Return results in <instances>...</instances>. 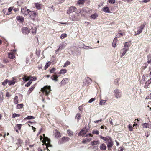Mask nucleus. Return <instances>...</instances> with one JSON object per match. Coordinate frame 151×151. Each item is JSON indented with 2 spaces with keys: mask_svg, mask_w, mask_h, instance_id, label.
<instances>
[{
  "mask_svg": "<svg viewBox=\"0 0 151 151\" xmlns=\"http://www.w3.org/2000/svg\"><path fill=\"white\" fill-rule=\"evenodd\" d=\"M41 91L45 96H47L51 91V87L50 86L46 85L41 88Z\"/></svg>",
  "mask_w": 151,
  "mask_h": 151,
  "instance_id": "1",
  "label": "nucleus"
},
{
  "mask_svg": "<svg viewBox=\"0 0 151 151\" xmlns=\"http://www.w3.org/2000/svg\"><path fill=\"white\" fill-rule=\"evenodd\" d=\"M32 20H34L35 19L37 14L34 11H30L28 14Z\"/></svg>",
  "mask_w": 151,
  "mask_h": 151,
  "instance_id": "2",
  "label": "nucleus"
},
{
  "mask_svg": "<svg viewBox=\"0 0 151 151\" xmlns=\"http://www.w3.org/2000/svg\"><path fill=\"white\" fill-rule=\"evenodd\" d=\"M30 11L29 9H27L26 6H24L22 7L21 12L22 14L27 15L28 14Z\"/></svg>",
  "mask_w": 151,
  "mask_h": 151,
  "instance_id": "3",
  "label": "nucleus"
},
{
  "mask_svg": "<svg viewBox=\"0 0 151 151\" xmlns=\"http://www.w3.org/2000/svg\"><path fill=\"white\" fill-rule=\"evenodd\" d=\"M121 92L119 89H116L114 91V93L115 97L118 99L121 97Z\"/></svg>",
  "mask_w": 151,
  "mask_h": 151,
  "instance_id": "4",
  "label": "nucleus"
},
{
  "mask_svg": "<svg viewBox=\"0 0 151 151\" xmlns=\"http://www.w3.org/2000/svg\"><path fill=\"white\" fill-rule=\"evenodd\" d=\"M43 139L44 140H45V142L47 141V143H45V144L46 145V148H47V150L50 151L48 149V147H52V145L50 143V139L47 137H45Z\"/></svg>",
  "mask_w": 151,
  "mask_h": 151,
  "instance_id": "5",
  "label": "nucleus"
},
{
  "mask_svg": "<svg viewBox=\"0 0 151 151\" xmlns=\"http://www.w3.org/2000/svg\"><path fill=\"white\" fill-rule=\"evenodd\" d=\"M145 27V25L144 24H142L140 26H138L137 27V33L134 34L135 35H139L141 33L143 29Z\"/></svg>",
  "mask_w": 151,
  "mask_h": 151,
  "instance_id": "6",
  "label": "nucleus"
},
{
  "mask_svg": "<svg viewBox=\"0 0 151 151\" xmlns=\"http://www.w3.org/2000/svg\"><path fill=\"white\" fill-rule=\"evenodd\" d=\"M113 145V142L112 141L111 138L109 137V141L107 143V146L108 150H111V148Z\"/></svg>",
  "mask_w": 151,
  "mask_h": 151,
  "instance_id": "7",
  "label": "nucleus"
},
{
  "mask_svg": "<svg viewBox=\"0 0 151 151\" xmlns=\"http://www.w3.org/2000/svg\"><path fill=\"white\" fill-rule=\"evenodd\" d=\"M22 32L23 34H28L30 32V30L26 27H24L22 28Z\"/></svg>",
  "mask_w": 151,
  "mask_h": 151,
  "instance_id": "8",
  "label": "nucleus"
},
{
  "mask_svg": "<svg viewBox=\"0 0 151 151\" xmlns=\"http://www.w3.org/2000/svg\"><path fill=\"white\" fill-rule=\"evenodd\" d=\"M65 46L66 45L63 42L62 43L60 44L59 46V48L56 51V53L57 52H59L60 50H61L62 49L64 48Z\"/></svg>",
  "mask_w": 151,
  "mask_h": 151,
  "instance_id": "9",
  "label": "nucleus"
},
{
  "mask_svg": "<svg viewBox=\"0 0 151 151\" xmlns=\"http://www.w3.org/2000/svg\"><path fill=\"white\" fill-rule=\"evenodd\" d=\"M76 8L74 6H71L69 8V9L67 11V13L70 14L71 13L74 12L76 10Z\"/></svg>",
  "mask_w": 151,
  "mask_h": 151,
  "instance_id": "10",
  "label": "nucleus"
},
{
  "mask_svg": "<svg viewBox=\"0 0 151 151\" xmlns=\"http://www.w3.org/2000/svg\"><path fill=\"white\" fill-rule=\"evenodd\" d=\"M87 131L85 128H83L80 131L79 133L78 134V135L79 136H83L84 135L86 134L87 132Z\"/></svg>",
  "mask_w": 151,
  "mask_h": 151,
  "instance_id": "11",
  "label": "nucleus"
},
{
  "mask_svg": "<svg viewBox=\"0 0 151 151\" xmlns=\"http://www.w3.org/2000/svg\"><path fill=\"white\" fill-rule=\"evenodd\" d=\"M35 6L37 9L40 10L42 9V6L43 5L39 3H35Z\"/></svg>",
  "mask_w": 151,
  "mask_h": 151,
  "instance_id": "12",
  "label": "nucleus"
},
{
  "mask_svg": "<svg viewBox=\"0 0 151 151\" xmlns=\"http://www.w3.org/2000/svg\"><path fill=\"white\" fill-rule=\"evenodd\" d=\"M70 138L67 137H63L61 139V143H63L69 141Z\"/></svg>",
  "mask_w": 151,
  "mask_h": 151,
  "instance_id": "13",
  "label": "nucleus"
},
{
  "mask_svg": "<svg viewBox=\"0 0 151 151\" xmlns=\"http://www.w3.org/2000/svg\"><path fill=\"white\" fill-rule=\"evenodd\" d=\"M150 84H151V78L145 82L144 87L146 89L149 88V85Z\"/></svg>",
  "mask_w": 151,
  "mask_h": 151,
  "instance_id": "14",
  "label": "nucleus"
},
{
  "mask_svg": "<svg viewBox=\"0 0 151 151\" xmlns=\"http://www.w3.org/2000/svg\"><path fill=\"white\" fill-rule=\"evenodd\" d=\"M69 80V79L67 78H65L63 79L61 82V85H63L66 84L68 82Z\"/></svg>",
  "mask_w": 151,
  "mask_h": 151,
  "instance_id": "15",
  "label": "nucleus"
},
{
  "mask_svg": "<svg viewBox=\"0 0 151 151\" xmlns=\"http://www.w3.org/2000/svg\"><path fill=\"white\" fill-rule=\"evenodd\" d=\"M16 81V79L14 78H13L12 80H9V85H14L15 83V81Z\"/></svg>",
  "mask_w": 151,
  "mask_h": 151,
  "instance_id": "16",
  "label": "nucleus"
},
{
  "mask_svg": "<svg viewBox=\"0 0 151 151\" xmlns=\"http://www.w3.org/2000/svg\"><path fill=\"white\" fill-rule=\"evenodd\" d=\"M35 87V85H33L32 86H31V88H29L27 92V94L28 95L30 94V93L32 92L33 90L34 89Z\"/></svg>",
  "mask_w": 151,
  "mask_h": 151,
  "instance_id": "17",
  "label": "nucleus"
},
{
  "mask_svg": "<svg viewBox=\"0 0 151 151\" xmlns=\"http://www.w3.org/2000/svg\"><path fill=\"white\" fill-rule=\"evenodd\" d=\"M129 50L127 48H124L122 49L121 50V53H122L121 55V57L123 56L126 53L127 51H128Z\"/></svg>",
  "mask_w": 151,
  "mask_h": 151,
  "instance_id": "18",
  "label": "nucleus"
},
{
  "mask_svg": "<svg viewBox=\"0 0 151 151\" xmlns=\"http://www.w3.org/2000/svg\"><path fill=\"white\" fill-rule=\"evenodd\" d=\"M58 76L55 74L54 75H52L51 77V78L53 80L55 81H58Z\"/></svg>",
  "mask_w": 151,
  "mask_h": 151,
  "instance_id": "19",
  "label": "nucleus"
},
{
  "mask_svg": "<svg viewBox=\"0 0 151 151\" xmlns=\"http://www.w3.org/2000/svg\"><path fill=\"white\" fill-rule=\"evenodd\" d=\"M99 142L98 140H93L91 142V145L93 146L95 145H97L99 144Z\"/></svg>",
  "mask_w": 151,
  "mask_h": 151,
  "instance_id": "20",
  "label": "nucleus"
},
{
  "mask_svg": "<svg viewBox=\"0 0 151 151\" xmlns=\"http://www.w3.org/2000/svg\"><path fill=\"white\" fill-rule=\"evenodd\" d=\"M102 10L104 12L106 13H110V11L108 7H104L102 8Z\"/></svg>",
  "mask_w": 151,
  "mask_h": 151,
  "instance_id": "21",
  "label": "nucleus"
},
{
  "mask_svg": "<svg viewBox=\"0 0 151 151\" xmlns=\"http://www.w3.org/2000/svg\"><path fill=\"white\" fill-rule=\"evenodd\" d=\"M92 139L91 138H85L82 141V143L83 144H85L86 143L88 142L91 141Z\"/></svg>",
  "mask_w": 151,
  "mask_h": 151,
  "instance_id": "22",
  "label": "nucleus"
},
{
  "mask_svg": "<svg viewBox=\"0 0 151 151\" xmlns=\"http://www.w3.org/2000/svg\"><path fill=\"white\" fill-rule=\"evenodd\" d=\"M131 42H126L124 44V47L129 50V47L131 45Z\"/></svg>",
  "mask_w": 151,
  "mask_h": 151,
  "instance_id": "23",
  "label": "nucleus"
},
{
  "mask_svg": "<svg viewBox=\"0 0 151 151\" xmlns=\"http://www.w3.org/2000/svg\"><path fill=\"white\" fill-rule=\"evenodd\" d=\"M16 19L17 21H19L20 22H23L24 20V18L22 16H18L16 17Z\"/></svg>",
  "mask_w": 151,
  "mask_h": 151,
  "instance_id": "24",
  "label": "nucleus"
},
{
  "mask_svg": "<svg viewBox=\"0 0 151 151\" xmlns=\"http://www.w3.org/2000/svg\"><path fill=\"white\" fill-rule=\"evenodd\" d=\"M100 148L101 150H106V146L105 145V144L103 143L101 145Z\"/></svg>",
  "mask_w": 151,
  "mask_h": 151,
  "instance_id": "25",
  "label": "nucleus"
},
{
  "mask_svg": "<svg viewBox=\"0 0 151 151\" xmlns=\"http://www.w3.org/2000/svg\"><path fill=\"white\" fill-rule=\"evenodd\" d=\"M8 57L10 59H14L15 56L14 53L12 52L9 53L8 54Z\"/></svg>",
  "mask_w": 151,
  "mask_h": 151,
  "instance_id": "26",
  "label": "nucleus"
},
{
  "mask_svg": "<svg viewBox=\"0 0 151 151\" xmlns=\"http://www.w3.org/2000/svg\"><path fill=\"white\" fill-rule=\"evenodd\" d=\"M22 126V125L21 124H17L16 125L15 127L14 128V129H17L19 130H20Z\"/></svg>",
  "mask_w": 151,
  "mask_h": 151,
  "instance_id": "27",
  "label": "nucleus"
},
{
  "mask_svg": "<svg viewBox=\"0 0 151 151\" xmlns=\"http://www.w3.org/2000/svg\"><path fill=\"white\" fill-rule=\"evenodd\" d=\"M85 1L86 0H78L77 1V4L79 5H83Z\"/></svg>",
  "mask_w": 151,
  "mask_h": 151,
  "instance_id": "28",
  "label": "nucleus"
},
{
  "mask_svg": "<svg viewBox=\"0 0 151 151\" xmlns=\"http://www.w3.org/2000/svg\"><path fill=\"white\" fill-rule=\"evenodd\" d=\"M123 35V34L122 33H119L116 36V37L114 38L116 40H117L118 38L121 37Z\"/></svg>",
  "mask_w": 151,
  "mask_h": 151,
  "instance_id": "29",
  "label": "nucleus"
},
{
  "mask_svg": "<svg viewBox=\"0 0 151 151\" xmlns=\"http://www.w3.org/2000/svg\"><path fill=\"white\" fill-rule=\"evenodd\" d=\"M100 137L101 139L106 141V143H107L109 141V138L108 139L106 137H104L101 136H100Z\"/></svg>",
  "mask_w": 151,
  "mask_h": 151,
  "instance_id": "30",
  "label": "nucleus"
},
{
  "mask_svg": "<svg viewBox=\"0 0 151 151\" xmlns=\"http://www.w3.org/2000/svg\"><path fill=\"white\" fill-rule=\"evenodd\" d=\"M51 63L50 62H48L45 65L44 67V69L45 70H46L49 67L51 64Z\"/></svg>",
  "mask_w": 151,
  "mask_h": 151,
  "instance_id": "31",
  "label": "nucleus"
},
{
  "mask_svg": "<svg viewBox=\"0 0 151 151\" xmlns=\"http://www.w3.org/2000/svg\"><path fill=\"white\" fill-rule=\"evenodd\" d=\"M67 72V70L66 69H61L60 72L59 73L60 74H64L66 73Z\"/></svg>",
  "mask_w": 151,
  "mask_h": 151,
  "instance_id": "32",
  "label": "nucleus"
},
{
  "mask_svg": "<svg viewBox=\"0 0 151 151\" xmlns=\"http://www.w3.org/2000/svg\"><path fill=\"white\" fill-rule=\"evenodd\" d=\"M14 103L15 104H18V97L17 96H16L14 99Z\"/></svg>",
  "mask_w": 151,
  "mask_h": 151,
  "instance_id": "33",
  "label": "nucleus"
},
{
  "mask_svg": "<svg viewBox=\"0 0 151 151\" xmlns=\"http://www.w3.org/2000/svg\"><path fill=\"white\" fill-rule=\"evenodd\" d=\"M81 115L80 113H77L76 116V118L77 119V121H78L81 119Z\"/></svg>",
  "mask_w": 151,
  "mask_h": 151,
  "instance_id": "34",
  "label": "nucleus"
},
{
  "mask_svg": "<svg viewBox=\"0 0 151 151\" xmlns=\"http://www.w3.org/2000/svg\"><path fill=\"white\" fill-rule=\"evenodd\" d=\"M22 79L23 80V81H25L26 82L27 81L29 80V78L28 76H27L26 75H24V77L22 78Z\"/></svg>",
  "mask_w": 151,
  "mask_h": 151,
  "instance_id": "35",
  "label": "nucleus"
},
{
  "mask_svg": "<svg viewBox=\"0 0 151 151\" xmlns=\"http://www.w3.org/2000/svg\"><path fill=\"white\" fill-rule=\"evenodd\" d=\"M35 117L32 116H28L27 117L25 118L24 119V120L31 119H35Z\"/></svg>",
  "mask_w": 151,
  "mask_h": 151,
  "instance_id": "36",
  "label": "nucleus"
},
{
  "mask_svg": "<svg viewBox=\"0 0 151 151\" xmlns=\"http://www.w3.org/2000/svg\"><path fill=\"white\" fill-rule=\"evenodd\" d=\"M29 78V80L31 81H35L37 79V78L35 77H32V76H28Z\"/></svg>",
  "mask_w": 151,
  "mask_h": 151,
  "instance_id": "37",
  "label": "nucleus"
},
{
  "mask_svg": "<svg viewBox=\"0 0 151 151\" xmlns=\"http://www.w3.org/2000/svg\"><path fill=\"white\" fill-rule=\"evenodd\" d=\"M23 104H18L16 106L17 109H19L22 108L23 106Z\"/></svg>",
  "mask_w": 151,
  "mask_h": 151,
  "instance_id": "38",
  "label": "nucleus"
},
{
  "mask_svg": "<svg viewBox=\"0 0 151 151\" xmlns=\"http://www.w3.org/2000/svg\"><path fill=\"white\" fill-rule=\"evenodd\" d=\"M92 134H93L98 135L99 134V131L96 129L93 130L92 132Z\"/></svg>",
  "mask_w": 151,
  "mask_h": 151,
  "instance_id": "39",
  "label": "nucleus"
},
{
  "mask_svg": "<svg viewBox=\"0 0 151 151\" xmlns=\"http://www.w3.org/2000/svg\"><path fill=\"white\" fill-rule=\"evenodd\" d=\"M55 136L57 138L60 137H61L60 133L57 131L55 133Z\"/></svg>",
  "mask_w": 151,
  "mask_h": 151,
  "instance_id": "40",
  "label": "nucleus"
},
{
  "mask_svg": "<svg viewBox=\"0 0 151 151\" xmlns=\"http://www.w3.org/2000/svg\"><path fill=\"white\" fill-rule=\"evenodd\" d=\"M67 133L69 136H71L73 135V132L70 130H67Z\"/></svg>",
  "mask_w": 151,
  "mask_h": 151,
  "instance_id": "41",
  "label": "nucleus"
},
{
  "mask_svg": "<svg viewBox=\"0 0 151 151\" xmlns=\"http://www.w3.org/2000/svg\"><path fill=\"white\" fill-rule=\"evenodd\" d=\"M88 8H82L81 9L80 12H85L86 13H88V11L87 10Z\"/></svg>",
  "mask_w": 151,
  "mask_h": 151,
  "instance_id": "42",
  "label": "nucleus"
},
{
  "mask_svg": "<svg viewBox=\"0 0 151 151\" xmlns=\"http://www.w3.org/2000/svg\"><path fill=\"white\" fill-rule=\"evenodd\" d=\"M98 16L97 14L95 13L93 14H92L91 16V17L93 19H95L98 17Z\"/></svg>",
  "mask_w": 151,
  "mask_h": 151,
  "instance_id": "43",
  "label": "nucleus"
},
{
  "mask_svg": "<svg viewBox=\"0 0 151 151\" xmlns=\"http://www.w3.org/2000/svg\"><path fill=\"white\" fill-rule=\"evenodd\" d=\"M20 115L19 114H13L12 116V117L13 118H15L16 117H19Z\"/></svg>",
  "mask_w": 151,
  "mask_h": 151,
  "instance_id": "44",
  "label": "nucleus"
},
{
  "mask_svg": "<svg viewBox=\"0 0 151 151\" xmlns=\"http://www.w3.org/2000/svg\"><path fill=\"white\" fill-rule=\"evenodd\" d=\"M9 82V80L8 79L5 80L3 82H2V84L3 86H6L8 82Z\"/></svg>",
  "mask_w": 151,
  "mask_h": 151,
  "instance_id": "45",
  "label": "nucleus"
},
{
  "mask_svg": "<svg viewBox=\"0 0 151 151\" xmlns=\"http://www.w3.org/2000/svg\"><path fill=\"white\" fill-rule=\"evenodd\" d=\"M31 30V31L32 33L35 34L36 33L37 29L36 27H35L34 28H32Z\"/></svg>",
  "mask_w": 151,
  "mask_h": 151,
  "instance_id": "46",
  "label": "nucleus"
},
{
  "mask_svg": "<svg viewBox=\"0 0 151 151\" xmlns=\"http://www.w3.org/2000/svg\"><path fill=\"white\" fill-rule=\"evenodd\" d=\"M70 62L68 61H67L65 62V63L64 64V66H63V67H66L67 66H68V65H70Z\"/></svg>",
  "mask_w": 151,
  "mask_h": 151,
  "instance_id": "47",
  "label": "nucleus"
},
{
  "mask_svg": "<svg viewBox=\"0 0 151 151\" xmlns=\"http://www.w3.org/2000/svg\"><path fill=\"white\" fill-rule=\"evenodd\" d=\"M117 41V40H116V39H115L114 38V40H113L112 44V46L114 48L116 46V42Z\"/></svg>",
  "mask_w": 151,
  "mask_h": 151,
  "instance_id": "48",
  "label": "nucleus"
},
{
  "mask_svg": "<svg viewBox=\"0 0 151 151\" xmlns=\"http://www.w3.org/2000/svg\"><path fill=\"white\" fill-rule=\"evenodd\" d=\"M142 126L143 127V128H147V127H149V124L148 123H143L142 124Z\"/></svg>",
  "mask_w": 151,
  "mask_h": 151,
  "instance_id": "49",
  "label": "nucleus"
},
{
  "mask_svg": "<svg viewBox=\"0 0 151 151\" xmlns=\"http://www.w3.org/2000/svg\"><path fill=\"white\" fill-rule=\"evenodd\" d=\"M148 64L147 63H145L143 64V65L142 67V68L143 69H145L147 66Z\"/></svg>",
  "mask_w": 151,
  "mask_h": 151,
  "instance_id": "50",
  "label": "nucleus"
},
{
  "mask_svg": "<svg viewBox=\"0 0 151 151\" xmlns=\"http://www.w3.org/2000/svg\"><path fill=\"white\" fill-rule=\"evenodd\" d=\"M67 36V35L65 33H64L62 34L60 36V38L62 39H63L64 38L66 37Z\"/></svg>",
  "mask_w": 151,
  "mask_h": 151,
  "instance_id": "51",
  "label": "nucleus"
},
{
  "mask_svg": "<svg viewBox=\"0 0 151 151\" xmlns=\"http://www.w3.org/2000/svg\"><path fill=\"white\" fill-rule=\"evenodd\" d=\"M22 141L20 139H18L16 144L17 145H19L20 146L21 145V144L22 143Z\"/></svg>",
  "mask_w": 151,
  "mask_h": 151,
  "instance_id": "52",
  "label": "nucleus"
},
{
  "mask_svg": "<svg viewBox=\"0 0 151 151\" xmlns=\"http://www.w3.org/2000/svg\"><path fill=\"white\" fill-rule=\"evenodd\" d=\"M56 69L55 68H53L50 70V72L51 73H53L56 71Z\"/></svg>",
  "mask_w": 151,
  "mask_h": 151,
  "instance_id": "53",
  "label": "nucleus"
},
{
  "mask_svg": "<svg viewBox=\"0 0 151 151\" xmlns=\"http://www.w3.org/2000/svg\"><path fill=\"white\" fill-rule=\"evenodd\" d=\"M106 101L105 100H101L100 101V103H99V104L100 105H104V104L106 102Z\"/></svg>",
  "mask_w": 151,
  "mask_h": 151,
  "instance_id": "54",
  "label": "nucleus"
},
{
  "mask_svg": "<svg viewBox=\"0 0 151 151\" xmlns=\"http://www.w3.org/2000/svg\"><path fill=\"white\" fill-rule=\"evenodd\" d=\"M86 81H87V83L89 84V83H90L92 81L91 79L89 78H86Z\"/></svg>",
  "mask_w": 151,
  "mask_h": 151,
  "instance_id": "55",
  "label": "nucleus"
},
{
  "mask_svg": "<svg viewBox=\"0 0 151 151\" xmlns=\"http://www.w3.org/2000/svg\"><path fill=\"white\" fill-rule=\"evenodd\" d=\"M32 83V81H29L25 85V86L26 87H28L31 85Z\"/></svg>",
  "mask_w": 151,
  "mask_h": 151,
  "instance_id": "56",
  "label": "nucleus"
},
{
  "mask_svg": "<svg viewBox=\"0 0 151 151\" xmlns=\"http://www.w3.org/2000/svg\"><path fill=\"white\" fill-rule=\"evenodd\" d=\"M83 104H82V105L79 106L78 107L79 110L81 112L83 110Z\"/></svg>",
  "mask_w": 151,
  "mask_h": 151,
  "instance_id": "57",
  "label": "nucleus"
},
{
  "mask_svg": "<svg viewBox=\"0 0 151 151\" xmlns=\"http://www.w3.org/2000/svg\"><path fill=\"white\" fill-rule=\"evenodd\" d=\"M95 100V98H91L88 101V102L90 103H91L93 101Z\"/></svg>",
  "mask_w": 151,
  "mask_h": 151,
  "instance_id": "58",
  "label": "nucleus"
},
{
  "mask_svg": "<svg viewBox=\"0 0 151 151\" xmlns=\"http://www.w3.org/2000/svg\"><path fill=\"white\" fill-rule=\"evenodd\" d=\"M6 96L7 97H9L11 96V95L9 92H7L6 93Z\"/></svg>",
  "mask_w": 151,
  "mask_h": 151,
  "instance_id": "59",
  "label": "nucleus"
},
{
  "mask_svg": "<svg viewBox=\"0 0 151 151\" xmlns=\"http://www.w3.org/2000/svg\"><path fill=\"white\" fill-rule=\"evenodd\" d=\"M109 2L112 4H114L115 3V0H109Z\"/></svg>",
  "mask_w": 151,
  "mask_h": 151,
  "instance_id": "60",
  "label": "nucleus"
},
{
  "mask_svg": "<svg viewBox=\"0 0 151 151\" xmlns=\"http://www.w3.org/2000/svg\"><path fill=\"white\" fill-rule=\"evenodd\" d=\"M128 128L129 130L130 131H132V127L130 125L128 126Z\"/></svg>",
  "mask_w": 151,
  "mask_h": 151,
  "instance_id": "61",
  "label": "nucleus"
},
{
  "mask_svg": "<svg viewBox=\"0 0 151 151\" xmlns=\"http://www.w3.org/2000/svg\"><path fill=\"white\" fill-rule=\"evenodd\" d=\"M124 2L127 3H130L133 0H123Z\"/></svg>",
  "mask_w": 151,
  "mask_h": 151,
  "instance_id": "62",
  "label": "nucleus"
},
{
  "mask_svg": "<svg viewBox=\"0 0 151 151\" xmlns=\"http://www.w3.org/2000/svg\"><path fill=\"white\" fill-rule=\"evenodd\" d=\"M147 59V61L146 63L147 64H151V59Z\"/></svg>",
  "mask_w": 151,
  "mask_h": 151,
  "instance_id": "63",
  "label": "nucleus"
},
{
  "mask_svg": "<svg viewBox=\"0 0 151 151\" xmlns=\"http://www.w3.org/2000/svg\"><path fill=\"white\" fill-rule=\"evenodd\" d=\"M124 150V147L123 146L119 148L118 151H123Z\"/></svg>",
  "mask_w": 151,
  "mask_h": 151,
  "instance_id": "64",
  "label": "nucleus"
}]
</instances>
